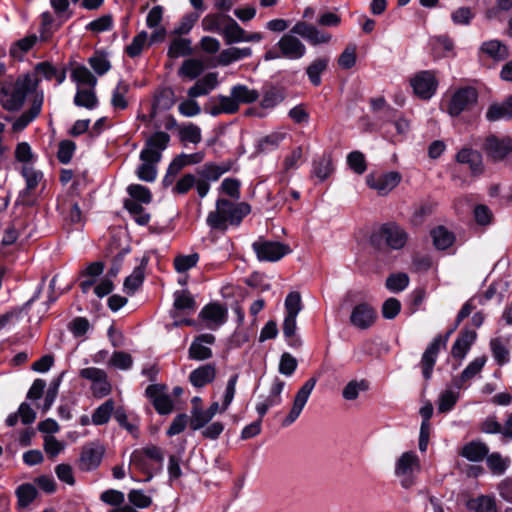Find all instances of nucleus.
<instances>
[{
  "mask_svg": "<svg viewBox=\"0 0 512 512\" xmlns=\"http://www.w3.org/2000/svg\"><path fill=\"white\" fill-rule=\"evenodd\" d=\"M170 136L164 131L152 134L140 152L141 165L136 170L137 177L145 182H154L157 177V164L161 161L162 152L168 147Z\"/></svg>",
  "mask_w": 512,
  "mask_h": 512,
  "instance_id": "nucleus-1",
  "label": "nucleus"
},
{
  "mask_svg": "<svg viewBox=\"0 0 512 512\" xmlns=\"http://www.w3.org/2000/svg\"><path fill=\"white\" fill-rule=\"evenodd\" d=\"M39 78L35 73L19 76L15 81H6L0 88V104L3 109L14 112L20 110L29 94L37 93Z\"/></svg>",
  "mask_w": 512,
  "mask_h": 512,
  "instance_id": "nucleus-2",
  "label": "nucleus"
},
{
  "mask_svg": "<svg viewBox=\"0 0 512 512\" xmlns=\"http://www.w3.org/2000/svg\"><path fill=\"white\" fill-rule=\"evenodd\" d=\"M250 212L251 207L246 202L234 203L225 198H218L215 209L207 215L206 223L212 230L226 232L228 225L238 226Z\"/></svg>",
  "mask_w": 512,
  "mask_h": 512,
  "instance_id": "nucleus-3",
  "label": "nucleus"
},
{
  "mask_svg": "<svg viewBox=\"0 0 512 512\" xmlns=\"http://www.w3.org/2000/svg\"><path fill=\"white\" fill-rule=\"evenodd\" d=\"M164 455L162 450L156 445H147L136 449L131 453L129 470H136L146 475L144 482H149L156 473L163 467Z\"/></svg>",
  "mask_w": 512,
  "mask_h": 512,
  "instance_id": "nucleus-4",
  "label": "nucleus"
},
{
  "mask_svg": "<svg viewBox=\"0 0 512 512\" xmlns=\"http://www.w3.org/2000/svg\"><path fill=\"white\" fill-rule=\"evenodd\" d=\"M475 309V306L471 301H467L462 308L460 309L454 328L447 333L446 337H442L441 335L436 336L433 341L428 345L425 351L422 354L420 367L422 370V375L425 380H429L432 377L433 368L435 366L438 354L441 348L446 347L449 335L455 330L459 324L467 318L472 311Z\"/></svg>",
  "mask_w": 512,
  "mask_h": 512,
  "instance_id": "nucleus-5",
  "label": "nucleus"
},
{
  "mask_svg": "<svg viewBox=\"0 0 512 512\" xmlns=\"http://www.w3.org/2000/svg\"><path fill=\"white\" fill-rule=\"evenodd\" d=\"M421 471V463L414 451L403 452L395 461L394 474L404 489L412 488Z\"/></svg>",
  "mask_w": 512,
  "mask_h": 512,
  "instance_id": "nucleus-6",
  "label": "nucleus"
},
{
  "mask_svg": "<svg viewBox=\"0 0 512 512\" xmlns=\"http://www.w3.org/2000/svg\"><path fill=\"white\" fill-rule=\"evenodd\" d=\"M252 249L261 262H276L291 252L288 245L263 238L253 242Z\"/></svg>",
  "mask_w": 512,
  "mask_h": 512,
  "instance_id": "nucleus-7",
  "label": "nucleus"
},
{
  "mask_svg": "<svg viewBox=\"0 0 512 512\" xmlns=\"http://www.w3.org/2000/svg\"><path fill=\"white\" fill-rule=\"evenodd\" d=\"M317 379L314 377L309 378L305 383L300 387L297 393L294 396L292 407L287 414V416L282 421L283 427H288L292 425L298 417L301 415L305 405L307 404L310 395L316 385Z\"/></svg>",
  "mask_w": 512,
  "mask_h": 512,
  "instance_id": "nucleus-8",
  "label": "nucleus"
},
{
  "mask_svg": "<svg viewBox=\"0 0 512 512\" xmlns=\"http://www.w3.org/2000/svg\"><path fill=\"white\" fill-rule=\"evenodd\" d=\"M105 448L99 442L86 443L82 448L77 461L81 471L89 472L97 469L102 462Z\"/></svg>",
  "mask_w": 512,
  "mask_h": 512,
  "instance_id": "nucleus-9",
  "label": "nucleus"
},
{
  "mask_svg": "<svg viewBox=\"0 0 512 512\" xmlns=\"http://www.w3.org/2000/svg\"><path fill=\"white\" fill-rule=\"evenodd\" d=\"M414 93L421 99L428 100L436 92L438 82L434 72L420 71L410 79Z\"/></svg>",
  "mask_w": 512,
  "mask_h": 512,
  "instance_id": "nucleus-10",
  "label": "nucleus"
},
{
  "mask_svg": "<svg viewBox=\"0 0 512 512\" xmlns=\"http://www.w3.org/2000/svg\"><path fill=\"white\" fill-rule=\"evenodd\" d=\"M478 93L472 87H465L458 89L451 97L447 112L451 116H458L464 110L470 108L477 102Z\"/></svg>",
  "mask_w": 512,
  "mask_h": 512,
  "instance_id": "nucleus-11",
  "label": "nucleus"
},
{
  "mask_svg": "<svg viewBox=\"0 0 512 512\" xmlns=\"http://www.w3.org/2000/svg\"><path fill=\"white\" fill-rule=\"evenodd\" d=\"M202 27L205 31L244 32L232 17L224 13L206 15L202 20Z\"/></svg>",
  "mask_w": 512,
  "mask_h": 512,
  "instance_id": "nucleus-12",
  "label": "nucleus"
},
{
  "mask_svg": "<svg viewBox=\"0 0 512 512\" xmlns=\"http://www.w3.org/2000/svg\"><path fill=\"white\" fill-rule=\"evenodd\" d=\"M401 181V175L398 172L391 171L387 173H371L366 177V183L371 188L377 191L379 195H387L391 192Z\"/></svg>",
  "mask_w": 512,
  "mask_h": 512,
  "instance_id": "nucleus-13",
  "label": "nucleus"
},
{
  "mask_svg": "<svg viewBox=\"0 0 512 512\" xmlns=\"http://www.w3.org/2000/svg\"><path fill=\"white\" fill-rule=\"evenodd\" d=\"M483 150L493 161L503 160L512 152V139L508 136L497 137L495 135H489L485 139Z\"/></svg>",
  "mask_w": 512,
  "mask_h": 512,
  "instance_id": "nucleus-14",
  "label": "nucleus"
},
{
  "mask_svg": "<svg viewBox=\"0 0 512 512\" xmlns=\"http://www.w3.org/2000/svg\"><path fill=\"white\" fill-rule=\"evenodd\" d=\"M286 383L279 377H274L271 382L268 395L256 404V411L258 415L263 418L267 411L282 403L281 394L285 388Z\"/></svg>",
  "mask_w": 512,
  "mask_h": 512,
  "instance_id": "nucleus-15",
  "label": "nucleus"
},
{
  "mask_svg": "<svg viewBox=\"0 0 512 512\" xmlns=\"http://www.w3.org/2000/svg\"><path fill=\"white\" fill-rule=\"evenodd\" d=\"M199 317L207 328L215 330L227 321L228 311L219 303H210L202 308Z\"/></svg>",
  "mask_w": 512,
  "mask_h": 512,
  "instance_id": "nucleus-16",
  "label": "nucleus"
},
{
  "mask_svg": "<svg viewBox=\"0 0 512 512\" xmlns=\"http://www.w3.org/2000/svg\"><path fill=\"white\" fill-rule=\"evenodd\" d=\"M378 235L392 249L403 248L408 239L407 233L394 223L384 224L380 228Z\"/></svg>",
  "mask_w": 512,
  "mask_h": 512,
  "instance_id": "nucleus-17",
  "label": "nucleus"
},
{
  "mask_svg": "<svg viewBox=\"0 0 512 512\" xmlns=\"http://www.w3.org/2000/svg\"><path fill=\"white\" fill-rule=\"evenodd\" d=\"M376 318L375 309L367 303H361L353 308L350 323L358 329L365 330L375 323Z\"/></svg>",
  "mask_w": 512,
  "mask_h": 512,
  "instance_id": "nucleus-18",
  "label": "nucleus"
},
{
  "mask_svg": "<svg viewBox=\"0 0 512 512\" xmlns=\"http://www.w3.org/2000/svg\"><path fill=\"white\" fill-rule=\"evenodd\" d=\"M215 342V336L205 333L197 336L189 347V358L198 361H204L212 357V350L208 345Z\"/></svg>",
  "mask_w": 512,
  "mask_h": 512,
  "instance_id": "nucleus-19",
  "label": "nucleus"
},
{
  "mask_svg": "<svg viewBox=\"0 0 512 512\" xmlns=\"http://www.w3.org/2000/svg\"><path fill=\"white\" fill-rule=\"evenodd\" d=\"M44 102L43 92H37L32 97L31 106L28 111L22 113L13 123L14 131H21L26 128L41 112Z\"/></svg>",
  "mask_w": 512,
  "mask_h": 512,
  "instance_id": "nucleus-20",
  "label": "nucleus"
},
{
  "mask_svg": "<svg viewBox=\"0 0 512 512\" xmlns=\"http://www.w3.org/2000/svg\"><path fill=\"white\" fill-rule=\"evenodd\" d=\"M237 100L230 92L229 96L218 95L211 99L209 105L206 107V111L212 116H218L222 113L233 114L239 110Z\"/></svg>",
  "mask_w": 512,
  "mask_h": 512,
  "instance_id": "nucleus-21",
  "label": "nucleus"
},
{
  "mask_svg": "<svg viewBox=\"0 0 512 512\" xmlns=\"http://www.w3.org/2000/svg\"><path fill=\"white\" fill-rule=\"evenodd\" d=\"M281 55L288 59H299L305 54V46L292 34H285L278 42Z\"/></svg>",
  "mask_w": 512,
  "mask_h": 512,
  "instance_id": "nucleus-22",
  "label": "nucleus"
},
{
  "mask_svg": "<svg viewBox=\"0 0 512 512\" xmlns=\"http://www.w3.org/2000/svg\"><path fill=\"white\" fill-rule=\"evenodd\" d=\"M146 395L152 401L155 410L162 415H166L173 410V401L167 394L161 392L157 385H149L146 388Z\"/></svg>",
  "mask_w": 512,
  "mask_h": 512,
  "instance_id": "nucleus-23",
  "label": "nucleus"
},
{
  "mask_svg": "<svg viewBox=\"0 0 512 512\" xmlns=\"http://www.w3.org/2000/svg\"><path fill=\"white\" fill-rule=\"evenodd\" d=\"M456 161L468 165L471 174L478 176L483 173V161L481 154L471 148H463L456 154Z\"/></svg>",
  "mask_w": 512,
  "mask_h": 512,
  "instance_id": "nucleus-24",
  "label": "nucleus"
},
{
  "mask_svg": "<svg viewBox=\"0 0 512 512\" xmlns=\"http://www.w3.org/2000/svg\"><path fill=\"white\" fill-rule=\"evenodd\" d=\"M217 370L214 364H205L194 369L189 375L190 383L196 388H202L212 383L216 378Z\"/></svg>",
  "mask_w": 512,
  "mask_h": 512,
  "instance_id": "nucleus-25",
  "label": "nucleus"
},
{
  "mask_svg": "<svg viewBox=\"0 0 512 512\" xmlns=\"http://www.w3.org/2000/svg\"><path fill=\"white\" fill-rule=\"evenodd\" d=\"M477 334L473 330H464L460 333V335L456 338L452 349L451 354L454 358H458L463 360L470 350L472 344L476 340Z\"/></svg>",
  "mask_w": 512,
  "mask_h": 512,
  "instance_id": "nucleus-26",
  "label": "nucleus"
},
{
  "mask_svg": "<svg viewBox=\"0 0 512 512\" xmlns=\"http://www.w3.org/2000/svg\"><path fill=\"white\" fill-rule=\"evenodd\" d=\"M488 453V446L481 441H471L465 444L460 451V455L471 462L482 461Z\"/></svg>",
  "mask_w": 512,
  "mask_h": 512,
  "instance_id": "nucleus-27",
  "label": "nucleus"
},
{
  "mask_svg": "<svg viewBox=\"0 0 512 512\" xmlns=\"http://www.w3.org/2000/svg\"><path fill=\"white\" fill-rule=\"evenodd\" d=\"M217 84V75L214 73H209L201 79L197 80L196 83L189 88L188 96L190 98H196L207 95L217 86Z\"/></svg>",
  "mask_w": 512,
  "mask_h": 512,
  "instance_id": "nucleus-28",
  "label": "nucleus"
},
{
  "mask_svg": "<svg viewBox=\"0 0 512 512\" xmlns=\"http://www.w3.org/2000/svg\"><path fill=\"white\" fill-rule=\"evenodd\" d=\"M480 51L483 55L494 61H503L509 56L507 46L498 40L484 42L480 47Z\"/></svg>",
  "mask_w": 512,
  "mask_h": 512,
  "instance_id": "nucleus-29",
  "label": "nucleus"
},
{
  "mask_svg": "<svg viewBox=\"0 0 512 512\" xmlns=\"http://www.w3.org/2000/svg\"><path fill=\"white\" fill-rule=\"evenodd\" d=\"M485 459L488 469L496 476L505 474L511 465L510 457H504L499 452L488 453Z\"/></svg>",
  "mask_w": 512,
  "mask_h": 512,
  "instance_id": "nucleus-30",
  "label": "nucleus"
},
{
  "mask_svg": "<svg viewBox=\"0 0 512 512\" xmlns=\"http://www.w3.org/2000/svg\"><path fill=\"white\" fill-rule=\"evenodd\" d=\"M115 402L113 399H107L101 405H99L91 416V421L94 425L100 426L107 424L111 419V416H114L115 412Z\"/></svg>",
  "mask_w": 512,
  "mask_h": 512,
  "instance_id": "nucleus-31",
  "label": "nucleus"
},
{
  "mask_svg": "<svg viewBox=\"0 0 512 512\" xmlns=\"http://www.w3.org/2000/svg\"><path fill=\"white\" fill-rule=\"evenodd\" d=\"M146 262L142 260L133 272L126 277L124 281V290L128 294H134L135 291L143 284L145 278Z\"/></svg>",
  "mask_w": 512,
  "mask_h": 512,
  "instance_id": "nucleus-32",
  "label": "nucleus"
},
{
  "mask_svg": "<svg viewBox=\"0 0 512 512\" xmlns=\"http://www.w3.org/2000/svg\"><path fill=\"white\" fill-rule=\"evenodd\" d=\"M74 104L78 107H83L89 110L96 108L98 105V99L94 88L79 87L74 96Z\"/></svg>",
  "mask_w": 512,
  "mask_h": 512,
  "instance_id": "nucleus-33",
  "label": "nucleus"
},
{
  "mask_svg": "<svg viewBox=\"0 0 512 512\" xmlns=\"http://www.w3.org/2000/svg\"><path fill=\"white\" fill-rule=\"evenodd\" d=\"M71 79L80 86H87V88H95L97 84L96 77L90 72V70L83 66H76L72 69Z\"/></svg>",
  "mask_w": 512,
  "mask_h": 512,
  "instance_id": "nucleus-34",
  "label": "nucleus"
},
{
  "mask_svg": "<svg viewBox=\"0 0 512 512\" xmlns=\"http://www.w3.org/2000/svg\"><path fill=\"white\" fill-rule=\"evenodd\" d=\"M334 171L333 161L330 155H322L313 162L312 173L320 181L326 180Z\"/></svg>",
  "mask_w": 512,
  "mask_h": 512,
  "instance_id": "nucleus-35",
  "label": "nucleus"
},
{
  "mask_svg": "<svg viewBox=\"0 0 512 512\" xmlns=\"http://www.w3.org/2000/svg\"><path fill=\"white\" fill-rule=\"evenodd\" d=\"M434 246L439 250L449 248L455 241L454 234L443 226H438L431 231Z\"/></svg>",
  "mask_w": 512,
  "mask_h": 512,
  "instance_id": "nucleus-36",
  "label": "nucleus"
},
{
  "mask_svg": "<svg viewBox=\"0 0 512 512\" xmlns=\"http://www.w3.org/2000/svg\"><path fill=\"white\" fill-rule=\"evenodd\" d=\"M297 316L286 315L283 321V334L288 341L289 346L298 348L302 342L299 337L296 336L297 329Z\"/></svg>",
  "mask_w": 512,
  "mask_h": 512,
  "instance_id": "nucleus-37",
  "label": "nucleus"
},
{
  "mask_svg": "<svg viewBox=\"0 0 512 512\" xmlns=\"http://www.w3.org/2000/svg\"><path fill=\"white\" fill-rule=\"evenodd\" d=\"M114 419L122 428H124L134 438H138V436H139L138 421L136 419H134L133 421H129V417L126 413V410L123 407L116 408V410L114 412Z\"/></svg>",
  "mask_w": 512,
  "mask_h": 512,
  "instance_id": "nucleus-38",
  "label": "nucleus"
},
{
  "mask_svg": "<svg viewBox=\"0 0 512 512\" xmlns=\"http://www.w3.org/2000/svg\"><path fill=\"white\" fill-rule=\"evenodd\" d=\"M37 489L30 483L20 485L16 489L17 504L20 508L28 507L37 497Z\"/></svg>",
  "mask_w": 512,
  "mask_h": 512,
  "instance_id": "nucleus-39",
  "label": "nucleus"
},
{
  "mask_svg": "<svg viewBox=\"0 0 512 512\" xmlns=\"http://www.w3.org/2000/svg\"><path fill=\"white\" fill-rule=\"evenodd\" d=\"M204 70V64L199 59H187L183 62L179 69V75L181 77L188 78L190 80L196 79Z\"/></svg>",
  "mask_w": 512,
  "mask_h": 512,
  "instance_id": "nucleus-40",
  "label": "nucleus"
},
{
  "mask_svg": "<svg viewBox=\"0 0 512 512\" xmlns=\"http://www.w3.org/2000/svg\"><path fill=\"white\" fill-rule=\"evenodd\" d=\"M129 92V85L119 81L112 92L111 104L114 109L124 110L128 107L126 96Z\"/></svg>",
  "mask_w": 512,
  "mask_h": 512,
  "instance_id": "nucleus-41",
  "label": "nucleus"
},
{
  "mask_svg": "<svg viewBox=\"0 0 512 512\" xmlns=\"http://www.w3.org/2000/svg\"><path fill=\"white\" fill-rule=\"evenodd\" d=\"M232 95L237 100V105L241 103H253L258 97L259 93L255 89H250L245 85H236L231 89Z\"/></svg>",
  "mask_w": 512,
  "mask_h": 512,
  "instance_id": "nucleus-42",
  "label": "nucleus"
},
{
  "mask_svg": "<svg viewBox=\"0 0 512 512\" xmlns=\"http://www.w3.org/2000/svg\"><path fill=\"white\" fill-rule=\"evenodd\" d=\"M328 59L319 58L314 60L306 69V73L310 82L314 86H319L321 84V74L326 70L328 66Z\"/></svg>",
  "mask_w": 512,
  "mask_h": 512,
  "instance_id": "nucleus-43",
  "label": "nucleus"
},
{
  "mask_svg": "<svg viewBox=\"0 0 512 512\" xmlns=\"http://www.w3.org/2000/svg\"><path fill=\"white\" fill-rule=\"evenodd\" d=\"M250 54L251 50L249 48L240 49L236 47H230L220 53L218 62L221 65H229L230 63L245 58Z\"/></svg>",
  "mask_w": 512,
  "mask_h": 512,
  "instance_id": "nucleus-44",
  "label": "nucleus"
},
{
  "mask_svg": "<svg viewBox=\"0 0 512 512\" xmlns=\"http://www.w3.org/2000/svg\"><path fill=\"white\" fill-rule=\"evenodd\" d=\"M179 138L183 143L198 144L202 139L201 129L193 123L183 125L179 128Z\"/></svg>",
  "mask_w": 512,
  "mask_h": 512,
  "instance_id": "nucleus-45",
  "label": "nucleus"
},
{
  "mask_svg": "<svg viewBox=\"0 0 512 512\" xmlns=\"http://www.w3.org/2000/svg\"><path fill=\"white\" fill-rule=\"evenodd\" d=\"M193 49L191 42L184 38H175L168 50V56L170 58H179L188 56L192 53Z\"/></svg>",
  "mask_w": 512,
  "mask_h": 512,
  "instance_id": "nucleus-46",
  "label": "nucleus"
},
{
  "mask_svg": "<svg viewBox=\"0 0 512 512\" xmlns=\"http://www.w3.org/2000/svg\"><path fill=\"white\" fill-rule=\"evenodd\" d=\"M212 418L213 417L206 410L199 407H193L189 421L190 428L193 431L200 430L208 425Z\"/></svg>",
  "mask_w": 512,
  "mask_h": 512,
  "instance_id": "nucleus-47",
  "label": "nucleus"
},
{
  "mask_svg": "<svg viewBox=\"0 0 512 512\" xmlns=\"http://www.w3.org/2000/svg\"><path fill=\"white\" fill-rule=\"evenodd\" d=\"M200 256L198 253H191L189 255H177L174 258L173 265L178 273H185L192 269L199 262Z\"/></svg>",
  "mask_w": 512,
  "mask_h": 512,
  "instance_id": "nucleus-48",
  "label": "nucleus"
},
{
  "mask_svg": "<svg viewBox=\"0 0 512 512\" xmlns=\"http://www.w3.org/2000/svg\"><path fill=\"white\" fill-rule=\"evenodd\" d=\"M65 447V442L58 440L53 435L44 436L43 449L49 458H56L60 453H62L65 450Z\"/></svg>",
  "mask_w": 512,
  "mask_h": 512,
  "instance_id": "nucleus-49",
  "label": "nucleus"
},
{
  "mask_svg": "<svg viewBox=\"0 0 512 512\" xmlns=\"http://www.w3.org/2000/svg\"><path fill=\"white\" fill-rule=\"evenodd\" d=\"M490 348L494 359L499 365L509 362V350L501 338H494L490 341Z\"/></svg>",
  "mask_w": 512,
  "mask_h": 512,
  "instance_id": "nucleus-50",
  "label": "nucleus"
},
{
  "mask_svg": "<svg viewBox=\"0 0 512 512\" xmlns=\"http://www.w3.org/2000/svg\"><path fill=\"white\" fill-rule=\"evenodd\" d=\"M128 501L131 504L130 506L135 509H145L152 505L151 496L147 495L141 489H132L128 493Z\"/></svg>",
  "mask_w": 512,
  "mask_h": 512,
  "instance_id": "nucleus-51",
  "label": "nucleus"
},
{
  "mask_svg": "<svg viewBox=\"0 0 512 512\" xmlns=\"http://www.w3.org/2000/svg\"><path fill=\"white\" fill-rule=\"evenodd\" d=\"M230 170L229 164H214V163H207L205 164L201 169V175L211 181L218 180L224 173L228 172Z\"/></svg>",
  "mask_w": 512,
  "mask_h": 512,
  "instance_id": "nucleus-52",
  "label": "nucleus"
},
{
  "mask_svg": "<svg viewBox=\"0 0 512 512\" xmlns=\"http://www.w3.org/2000/svg\"><path fill=\"white\" fill-rule=\"evenodd\" d=\"M430 44L432 51L438 57L445 56L453 48V42L445 34L433 37Z\"/></svg>",
  "mask_w": 512,
  "mask_h": 512,
  "instance_id": "nucleus-53",
  "label": "nucleus"
},
{
  "mask_svg": "<svg viewBox=\"0 0 512 512\" xmlns=\"http://www.w3.org/2000/svg\"><path fill=\"white\" fill-rule=\"evenodd\" d=\"M148 45L147 34H136L132 42L126 46L125 52L129 57L134 58L139 56Z\"/></svg>",
  "mask_w": 512,
  "mask_h": 512,
  "instance_id": "nucleus-54",
  "label": "nucleus"
},
{
  "mask_svg": "<svg viewBox=\"0 0 512 512\" xmlns=\"http://www.w3.org/2000/svg\"><path fill=\"white\" fill-rule=\"evenodd\" d=\"M368 389V383L365 380H352L346 384L342 391V396L345 400H355L358 398L360 392Z\"/></svg>",
  "mask_w": 512,
  "mask_h": 512,
  "instance_id": "nucleus-55",
  "label": "nucleus"
},
{
  "mask_svg": "<svg viewBox=\"0 0 512 512\" xmlns=\"http://www.w3.org/2000/svg\"><path fill=\"white\" fill-rule=\"evenodd\" d=\"M239 379L238 374H233L230 376L226 383L225 390L221 397L222 410H227L231 403L234 400L236 394V385Z\"/></svg>",
  "mask_w": 512,
  "mask_h": 512,
  "instance_id": "nucleus-56",
  "label": "nucleus"
},
{
  "mask_svg": "<svg viewBox=\"0 0 512 512\" xmlns=\"http://www.w3.org/2000/svg\"><path fill=\"white\" fill-rule=\"evenodd\" d=\"M486 363V357L481 356L475 358L472 362L468 364V366L462 371L460 376L461 382H466L472 378H474L477 374L481 372L484 365Z\"/></svg>",
  "mask_w": 512,
  "mask_h": 512,
  "instance_id": "nucleus-57",
  "label": "nucleus"
},
{
  "mask_svg": "<svg viewBox=\"0 0 512 512\" xmlns=\"http://www.w3.org/2000/svg\"><path fill=\"white\" fill-rule=\"evenodd\" d=\"M475 512H497L496 501L491 496L482 495L470 502Z\"/></svg>",
  "mask_w": 512,
  "mask_h": 512,
  "instance_id": "nucleus-58",
  "label": "nucleus"
},
{
  "mask_svg": "<svg viewBox=\"0 0 512 512\" xmlns=\"http://www.w3.org/2000/svg\"><path fill=\"white\" fill-rule=\"evenodd\" d=\"M298 366V362L294 356H292L290 353L285 352L281 355L278 371L280 374L291 377L294 372L296 371Z\"/></svg>",
  "mask_w": 512,
  "mask_h": 512,
  "instance_id": "nucleus-59",
  "label": "nucleus"
},
{
  "mask_svg": "<svg viewBox=\"0 0 512 512\" xmlns=\"http://www.w3.org/2000/svg\"><path fill=\"white\" fill-rule=\"evenodd\" d=\"M128 194L135 200L144 204H149L152 200L151 191L140 184H131L127 188Z\"/></svg>",
  "mask_w": 512,
  "mask_h": 512,
  "instance_id": "nucleus-60",
  "label": "nucleus"
},
{
  "mask_svg": "<svg viewBox=\"0 0 512 512\" xmlns=\"http://www.w3.org/2000/svg\"><path fill=\"white\" fill-rule=\"evenodd\" d=\"M459 399V393L452 390L442 392L438 399V411L446 413L450 411Z\"/></svg>",
  "mask_w": 512,
  "mask_h": 512,
  "instance_id": "nucleus-61",
  "label": "nucleus"
},
{
  "mask_svg": "<svg viewBox=\"0 0 512 512\" xmlns=\"http://www.w3.org/2000/svg\"><path fill=\"white\" fill-rule=\"evenodd\" d=\"M240 186L241 183L238 179L225 178L219 187V191L234 200H239L241 196Z\"/></svg>",
  "mask_w": 512,
  "mask_h": 512,
  "instance_id": "nucleus-62",
  "label": "nucleus"
},
{
  "mask_svg": "<svg viewBox=\"0 0 512 512\" xmlns=\"http://www.w3.org/2000/svg\"><path fill=\"white\" fill-rule=\"evenodd\" d=\"M286 315L298 316L302 310V300L299 292H290L285 299Z\"/></svg>",
  "mask_w": 512,
  "mask_h": 512,
  "instance_id": "nucleus-63",
  "label": "nucleus"
},
{
  "mask_svg": "<svg viewBox=\"0 0 512 512\" xmlns=\"http://www.w3.org/2000/svg\"><path fill=\"white\" fill-rule=\"evenodd\" d=\"M409 284V277L405 273L390 275L386 280V287L392 292L403 291Z\"/></svg>",
  "mask_w": 512,
  "mask_h": 512,
  "instance_id": "nucleus-64",
  "label": "nucleus"
}]
</instances>
